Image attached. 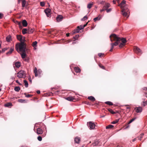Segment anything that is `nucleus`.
I'll return each instance as SVG.
<instances>
[{
	"mask_svg": "<svg viewBox=\"0 0 147 147\" xmlns=\"http://www.w3.org/2000/svg\"><path fill=\"white\" fill-rule=\"evenodd\" d=\"M111 41L113 42V41H116L113 43H111V48L109 51L110 52L112 51L114 48V46H117L119 43L120 41L121 40L122 43L124 44L126 42L127 40L126 39L124 38H121L118 37L115 34H112L110 36Z\"/></svg>",
	"mask_w": 147,
	"mask_h": 147,
	"instance_id": "nucleus-1",
	"label": "nucleus"
},
{
	"mask_svg": "<svg viewBox=\"0 0 147 147\" xmlns=\"http://www.w3.org/2000/svg\"><path fill=\"white\" fill-rule=\"evenodd\" d=\"M24 42H21L16 45L15 49L18 52H26L28 50L26 47V44Z\"/></svg>",
	"mask_w": 147,
	"mask_h": 147,
	"instance_id": "nucleus-2",
	"label": "nucleus"
},
{
	"mask_svg": "<svg viewBox=\"0 0 147 147\" xmlns=\"http://www.w3.org/2000/svg\"><path fill=\"white\" fill-rule=\"evenodd\" d=\"M17 76L20 78L25 77H26L25 72L24 71H20L17 73Z\"/></svg>",
	"mask_w": 147,
	"mask_h": 147,
	"instance_id": "nucleus-3",
	"label": "nucleus"
},
{
	"mask_svg": "<svg viewBox=\"0 0 147 147\" xmlns=\"http://www.w3.org/2000/svg\"><path fill=\"white\" fill-rule=\"evenodd\" d=\"M87 125H88V127L90 128V129H94L96 126L95 124L92 121H90L87 123Z\"/></svg>",
	"mask_w": 147,
	"mask_h": 147,
	"instance_id": "nucleus-4",
	"label": "nucleus"
},
{
	"mask_svg": "<svg viewBox=\"0 0 147 147\" xmlns=\"http://www.w3.org/2000/svg\"><path fill=\"white\" fill-rule=\"evenodd\" d=\"M16 37L17 39L21 42H25V37H23L21 35H17Z\"/></svg>",
	"mask_w": 147,
	"mask_h": 147,
	"instance_id": "nucleus-5",
	"label": "nucleus"
},
{
	"mask_svg": "<svg viewBox=\"0 0 147 147\" xmlns=\"http://www.w3.org/2000/svg\"><path fill=\"white\" fill-rule=\"evenodd\" d=\"M110 4L109 3H107L105 4L104 6L103 7L102 9V10H100V12H102L105 10H106L109 8L110 7Z\"/></svg>",
	"mask_w": 147,
	"mask_h": 147,
	"instance_id": "nucleus-6",
	"label": "nucleus"
},
{
	"mask_svg": "<svg viewBox=\"0 0 147 147\" xmlns=\"http://www.w3.org/2000/svg\"><path fill=\"white\" fill-rule=\"evenodd\" d=\"M45 11L47 17H51V10L50 9H46Z\"/></svg>",
	"mask_w": 147,
	"mask_h": 147,
	"instance_id": "nucleus-7",
	"label": "nucleus"
},
{
	"mask_svg": "<svg viewBox=\"0 0 147 147\" xmlns=\"http://www.w3.org/2000/svg\"><path fill=\"white\" fill-rule=\"evenodd\" d=\"M134 49L135 52L138 54L140 53L141 52V51L140 49L136 46L134 47Z\"/></svg>",
	"mask_w": 147,
	"mask_h": 147,
	"instance_id": "nucleus-8",
	"label": "nucleus"
},
{
	"mask_svg": "<svg viewBox=\"0 0 147 147\" xmlns=\"http://www.w3.org/2000/svg\"><path fill=\"white\" fill-rule=\"evenodd\" d=\"M63 18V16L62 15H58L56 18V20L58 22L61 21Z\"/></svg>",
	"mask_w": 147,
	"mask_h": 147,
	"instance_id": "nucleus-9",
	"label": "nucleus"
},
{
	"mask_svg": "<svg viewBox=\"0 0 147 147\" xmlns=\"http://www.w3.org/2000/svg\"><path fill=\"white\" fill-rule=\"evenodd\" d=\"M135 110L137 113H140L142 111V108L140 107H136L135 108Z\"/></svg>",
	"mask_w": 147,
	"mask_h": 147,
	"instance_id": "nucleus-10",
	"label": "nucleus"
},
{
	"mask_svg": "<svg viewBox=\"0 0 147 147\" xmlns=\"http://www.w3.org/2000/svg\"><path fill=\"white\" fill-rule=\"evenodd\" d=\"M74 141L75 143L79 144L80 141V137H76L74 138Z\"/></svg>",
	"mask_w": 147,
	"mask_h": 147,
	"instance_id": "nucleus-11",
	"label": "nucleus"
},
{
	"mask_svg": "<svg viewBox=\"0 0 147 147\" xmlns=\"http://www.w3.org/2000/svg\"><path fill=\"white\" fill-rule=\"evenodd\" d=\"M125 2L126 1L125 0H123L121 3L118 5V6H120L121 8L125 6Z\"/></svg>",
	"mask_w": 147,
	"mask_h": 147,
	"instance_id": "nucleus-12",
	"label": "nucleus"
},
{
	"mask_svg": "<svg viewBox=\"0 0 147 147\" xmlns=\"http://www.w3.org/2000/svg\"><path fill=\"white\" fill-rule=\"evenodd\" d=\"M88 23V22H87L84 25H81L80 26H78V28L80 30L83 29L87 25Z\"/></svg>",
	"mask_w": 147,
	"mask_h": 147,
	"instance_id": "nucleus-13",
	"label": "nucleus"
},
{
	"mask_svg": "<svg viewBox=\"0 0 147 147\" xmlns=\"http://www.w3.org/2000/svg\"><path fill=\"white\" fill-rule=\"evenodd\" d=\"M36 133L37 134H42L43 133V130L41 128H39L37 129Z\"/></svg>",
	"mask_w": 147,
	"mask_h": 147,
	"instance_id": "nucleus-14",
	"label": "nucleus"
},
{
	"mask_svg": "<svg viewBox=\"0 0 147 147\" xmlns=\"http://www.w3.org/2000/svg\"><path fill=\"white\" fill-rule=\"evenodd\" d=\"M128 12V11H125L123 10V11H121V14L123 16L128 18V16L127 15Z\"/></svg>",
	"mask_w": 147,
	"mask_h": 147,
	"instance_id": "nucleus-15",
	"label": "nucleus"
},
{
	"mask_svg": "<svg viewBox=\"0 0 147 147\" xmlns=\"http://www.w3.org/2000/svg\"><path fill=\"white\" fill-rule=\"evenodd\" d=\"M34 31V30L33 28H29L28 29V33L30 34L33 33Z\"/></svg>",
	"mask_w": 147,
	"mask_h": 147,
	"instance_id": "nucleus-16",
	"label": "nucleus"
},
{
	"mask_svg": "<svg viewBox=\"0 0 147 147\" xmlns=\"http://www.w3.org/2000/svg\"><path fill=\"white\" fill-rule=\"evenodd\" d=\"M22 23L23 26L26 27L27 25V22L25 20H22Z\"/></svg>",
	"mask_w": 147,
	"mask_h": 147,
	"instance_id": "nucleus-17",
	"label": "nucleus"
},
{
	"mask_svg": "<svg viewBox=\"0 0 147 147\" xmlns=\"http://www.w3.org/2000/svg\"><path fill=\"white\" fill-rule=\"evenodd\" d=\"M66 100L70 101H73V100L75 99L73 96H69L67 97L66 98Z\"/></svg>",
	"mask_w": 147,
	"mask_h": 147,
	"instance_id": "nucleus-18",
	"label": "nucleus"
},
{
	"mask_svg": "<svg viewBox=\"0 0 147 147\" xmlns=\"http://www.w3.org/2000/svg\"><path fill=\"white\" fill-rule=\"evenodd\" d=\"M121 11H123V10H124L126 12H129V10L126 6H124L123 7H121Z\"/></svg>",
	"mask_w": 147,
	"mask_h": 147,
	"instance_id": "nucleus-19",
	"label": "nucleus"
},
{
	"mask_svg": "<svg viewBox=\"0 0 147 147\" xmlns=\"http://www.w3.org/2000/svg\"><path fill=\"white\" fill-rule=\"evenodd\" d=\"M74 69L76 73H79L81 71L80 69L78 67H75L74 68Z\"/></svg>",
	"mask_w": 147,
	"mask_h": 147,
	"instance_id": "nucleus-20",
	"label": "nucleus"
},
{
	"mask_svg": "<svg viewBox=\"0 0 147 147\" xmlns=\"http://www.w3.org/2000/svg\"><path fill=\"white\" fill-rule=\"evenodd\" d=\"M88 99L90 100L92 102L96 100L95 98L93 96H90L88 97Z\"/></svg>",
	"mask_w": 147,
	"mask_h": 147,
	"instance_id": "nucleus-21",
	"label": "nucleus"
},
{
	"mask_svg": "<svg viewBox=\"0 0 147 147\" xmlns=\"http://www.w3.org/2000/svg\"><path fill=\"white\" fill-rule=\"evenodd\" d=\"M18 102H19L22 103H24L27 102L26 100H24V99H21L18 100Z\"/></svg>",
	"mask_w": 147,
	"mask_h": 147,
	"instance_id": "nucleus-22",
	"label": "nucleus"
},
{
	"mask_svg": "<svg viewBox=\"0 0 147 147\" xmlns=\"http://www.w3.org/2000/svg\"><path fill=\"white\" fill-rule=\"evenodd\" d=\"M13 50H14V49H13V48H11L10 49L9 51L6 53V54L7 55H9V54H11L12 53V51H13Z\"/></svg>",
	"mask_w": 147,
	"mask_h": 147,
	"instance_id": "nucleus-23",
	"label": "nucleus"
},
{
	"mask_svg": "<svg viewBox=\"0 0 147 147\" xmlns=\"http://www.w3.org/2000/svg\"><path fill=\"white\" fill-rule=\"evenodd\" d=\"M16 24H17L18 25H19V28L20 29H22V26L21 23L20 22L18 21H16Z\"/></svg>",
	"mask_w": 147,
	"mask_h": 147,
	"instance_id": "nucleus-24",
	"label": "nucleus"
},
{
	"mask_svg": "<svg viewBox=\"0 0 147 147\" xmlns=\"http://www.w3.org/2000/svg\"><path fill=\"white\" fill-rule=\"evenodd\" d=\"M12 106V104L11 102H8L4 105V106L6 107H9Z\"/></svg>",
	"mask_w": 147,
	"mask_h": 147,
	"instance_id": "nucleus-25",
	"label": "nucleus"
},
{
	"mask_svg": "<svg viewBox=\"0 0 147 147\" xmlns=\"http://www.w3.org/2000/svg\"><path fill=\"white\" fill-rule=\"evenodd\" d=\"M28 31V29L26 28H24L22 30V33L24 34H25L27 33V32Z\"/></svg>",
	"mask_w": 147,
	"mask_h": 147,
	"instance_id": "nucleus-26",
	"label": "nucleus"
},
{
	"mask_svg": "<svg viewBox=\"0 0 147 147\" xmlns=\"http://www.w3.org/2000/svg\"><path fill=\"white\" fill-rule=\"evenodd\" d=\"M16 67L18 68H19L20 66V62H16L15 63Z\"/></svg>",
	"mask_w": 147,
	"mask_h": 147,
	"instance_id": "nucleus-27",
	"label": "nucleus"
},
{
	"mask_svg": "<svg viewBox=\"0 0 147 147\" xmlns=\"http://www.w3.org/2000/svg\"><path fill=\"white\" fill-rule=\"evenodd\" d=\"M22 53L21 54V57L22 58H25L26 56V55L25 54L26 52H22Z\"/></svg>",
	"mask_w": 147,
	"mask_h": 147,
	"instance_id": "nucleus-28",
	"label": "nucleus"
},
{
	"mask_svg": "<svg viewBox=\"0 0 147 147\" xmlns=\"http://www.w3.org/2000/svg\"><path fill=\"white\" fill-rule=\"evenodd\" d=\"M101 18V15H100L98 17L95 18H94V20L95 21H96L97 20H99Z\"/></svg>",
	"mask_w": 147,
	"mask_h": 147,
	"instance_id": "nucleus-29",
	"label": "nucleus"
},
{
	"mask_svg": "<svg viewBox=\"0 0 147 147\" xmlns=\"http://www.w3.org/2000/svg\"><path fill=\"white\" fill-rule=\"evenodd\" d=\"M22 6L23 8L25 6V4H26V1L25 0H22Z\"/></svg>",
	"mask_w": 147,
	"mask_h": 147,
	"instance_id": "nucleus-30",
	"label": "nucleus"
},
{
	"mask_svg": "<svg viewBox=\"0 0 147 147\" xmlns=\"http://www.w3.org/2000/svg\"><path fill=\"white\" fill-rule=\"evenodd\" d=\"M34 72L35 74V76L36 77L38 76V72L37 68L35 67L34 69Z\"/></svg>",
	"mask_w": 147,
	"mask_h": 147,
	"instance_id": "nucleus-31",
	"label": "nucleus"
},
{
	"mask_svg": "<svg viewBox=\"0 0 147 147\" xmlns=\"http://www.w3.org/2000/svg\"><path fill=\"white\" fill-rule=\"evenodd\" d=\"M24 83L25 87L26 88L28 86V82H27V81L26 80H24Z\"/></svg>",
	"mask_w": 147,
	"mask_h": 147,
	"instance_id": "nucleus-32",
	"label": "nucleus"
},
{
	"mask_svg": "<svg viewBox=\"0 0 147 147\" xmlns=\"http://www.w3.org/2000/svg\"><path fill=\"white\" fill-rule=\"evenodd\" d=\"M99 143V142L98 141H96L94 143H92L93 146H96L98 145Z\"/></svg>",
	"mask_w": 147,
	"mask_h": 147,
	"instance_id": "nucleus-33",
	"label": "nucleus"
},
{
	"mask_svg": "<svg viewBox=\"0 0 147 147\" xmlns=\"http://www.w3.org/2000/svg\"><path fill=\"white\" fill-rule=\"evenodd\" d=\"M93 4L92 3H90L89 4H88L87 6V7L89 9H90L92 7V6Z\"/></svg>",
	"mask_w": 147,
	"mask_h": 147,
	"instance_id": "nucleus-34",
	"label": "nucleus"
},
{
	"mask_svg": "<svg viewBox=\"0 0 147 147\" xmlns=\"http://www.w3.org/2000/svg\"><path fill=\"white\" fill-rule=\"evenodd\" d=\"M11 38V36L9 35L8 36H7L6 38V40L7 42H10Z\"/></svg>",
	"mask_w": 147,
	"mask_h": 147,
	"instance_id": "nucleus-35",
	"label": "nucleus"
},
{
	"mask_svg": "<svg viewBox=\"0 0 147 147\" xmlns=\"http://www.w3.org/2000/svg\"><path fill=\"white\" fill-rule=\"evenodd\" d=\"M108 110L112 114H115L116 113L115 112L113 111V110L111 109H108Z\"/></svg>",
	"mask_w": 147,
	"mask_h": 147,
	"instance_id": "nucleus-36",
	"label": "nucleus"
},
{
	"mask_svg": "<svg viewBox=\"0 0 147 147\" xmlns=\"http://www.w3.org/2000/svg\"><path fill=\"white\" fill-rule=\"evenodd\" d=\"M114 127V126L112 125H110L107 126L106 127V129H110Z\"/></svg>",
	"mask_w": 147,
	"mask_h": 147,
	"instance_id": "nucleus-37",
	"label": "nucleus"
},
{
	"mask_svg": "<svg viewBox=\"0 0 147 147\" xmlns=\"http://www.w3.org/2000/svg\"><path fill=\"white\" fill-rule=\"evenodd\" d=\"M20 88L19 86H16L14 88V90L17 92H18L20 90Z\"/></svg>",
	"mask_w": 147,
	"mask_h": 147,
	"instance_id": "nucleus-38",
	"label": "nucleus"
},
{
	"mask_svg": "<svg viewBox=\"0 0 147 147\" xmlns=\"http://www.w3.org/2000/svg\"><path fill=\"white\" fill-rule=\"evenodd\" d=\"M80 30L78 28V27H77V28L75 30H74L73 31V33H78L79 32Z\"/></svg>",
	"mask_w": 147,
	"mask_h": 147,
	"instance_id": "nucleus-39",
	"label": "nucleus"
},
{
	"mask_svg": "<svg viewBox=\"0 0 147 147\" xmlns=\"http://www.w3.org/2000/svg\"><path fill=\"white\" fill-rule=\"evenodd\" d=\"M144 135V133H141L139 137H138L139 140H141L143 136Z\"/></svg>",
	"mask_w": 147,
	"mask_h": 147,
	"instance_id": "nucleus-40",
	"label": "nucleus"
},
{
	"mask_svg": "<svg viewBox=\"0 0 147 147\" xmlns=\"http://www.w3.org/2000/svg\"><path fill=\"white\" fill-rule=\"evenodd\" d=\"M105 103L106 104L109 105H113V103L110 101H107Z\"/></svg>",
	"mask_w": 147,
	"mask_h": 147,
	"instance_id": "nucleus-41",
	"label": "nucleus"
},
{
	"mask_svg": "<svg viewBox=\"0 0 147 147\" xmlns=\"http://www.w3.org/2000/svg\"><path fill=\"white\" fill-rule=\"evenodd\" d=\"M24 94L25 96L26 97H28V98L30 97H31L32 96V95L29 94H26V93H24Z\"/></svg>",
	"mask_w": 147,
	"mask_h": 147,
	"instance_id": "nucleus-42",
	"label": "nucleus"
},
{
	"mask_svg": "<svg viewBox=\"0 0 147 147\" xmlns=\"http://www.w3.org/2000/svg\"><path fill=\"white\" fill-rule=\"evenodd\" d=\"M37 43V42L36 41H34L32 43V46L33 47H35Z\"/></svg>",
	"mask_w": 147,
	"mask_h": 147,
	"instance_id": "nucleus-43",
	"label": "nucleus"
},
{
	"mask_svg": "<svg viewBox=\"0 0 147 147\" xmlns=\"http://www.w3.org/2000/svg\"><path fill=\"white\" fill-rule=\"evenodd\" d=\"M125 45V44H124L123 43H121L119 44V47L120 48H122V47L124 46Z\"/></svg>",
	"mask_w": 147,
	"mask_h": 147,
	"instance_id": "nucleus-44",
	"label": "nucleus"
},
{
	"mask_svg": "<svg viewBox=\"0 0 147 147\" xmlns=\"http://www.w3.org/2000/svg\"><path fill=\"white\" fill-rule=\"evenodd\" d=\"M119 121V119L116 120L115 121H113L111 123V124H116V123H117Z\"/></svg>",
	"mask_w": 147,
	"mask_h": 147,
	"instance_id": "nucleus-45",
	"label": "nucleus"
},
{
	"mask_svg": "<svg viewBox=\"0 0 147 147\" xmlns=\"http://www.w3.org/2000/svg\"><path fill=\"white\" fill-rule=\"evenodd\" d=\"M40 5L41 6L44 7L45 6V3L44 2H41L40 3Z\"/></svg>",
	"mask_w": 147,
	"mask_h": 147,
	"instance_id": "nucleus-46",
	"label": "nucleus"
},
{
	"mask_svg": "<svg viewBox=\"0 0 147 147\" xmlns=\"http://www.w3.org/2000/svg\"><path fill=\"white\" fill-rule=\"evenodd\" d=\"M135 119V118H133L132 119H131L130 120V121L128 123V124H129L132 123L133 121Z\"/></svg>",
	"mask_w": 147,
	"mask_h": 147,
	"instance_id": "nucleus-47",
	"label": "nucleus"
},
{
	"mask_svg": "<svg viewBox=\"0 0 147 147\" xmlns=\"http://www.w3.org/2000/svg\"><path fill=\"white\" fill-rule=\"evenodd\" d=\"M104 53H99L98 54V56H99V57H103L104 56Z\"/></svg>",
	"mask_w": 147,
	"mask_h": 147,
	"instance_id": "nucleus-48",
	"label": "nucleus"
},
{
	"mask_svg": "<svg viewBox=\"0 0 147 147\" xmlns=\"http://www.w3.org/2000/svg\"><path fill=\"white\" fill-rule=\"evenodd\" d=\"M37 139L39 141H41L42 140V137L40 136H39L38 137Z\"/></svg>",
	"mask_w": 147,
	"mask_h": 147,
	"instance_id": "nucleus-49",
	"label": "nucleus"
},
{
	"mask_svg": "<svg viewBox=\"0 0 147 147\" xmlns=\"http://www.w3.org/2000/svg\"><path fill=\"white\" fill-rule=\"evenodd\" d=\"M143 105L144 106H145L147 105V100L146 101H143Z\"/></svg>",
	"mask_w": 147,
	"mask_h": 147,
	"instance_id": "nucleus-50",
	"label": "nucleus"
},
{
	"mask_svg": "<svg viewBox=\"0 0 147 147\" xmlns=\"http://www.w3.org/2000/svg\"><path fill=\"white\" fill-rule=\"evenodd\" d=\"M99 66L102 69H105V67L104 66L102 65L101 64H99Z\"/></svg>",
	"mask_w": 147,
	"mask_h": 147,
	"instance_id": "nucleus-51",
	"label": "nucleus"
},
{
	"mask_svg": "<svg viewBox=\"0 0 147 147\" xmlns=\"http://www.w3.org/2000/svg\"><path fill=\"white\" fill-rule=\"evenodd\" d=\"M112 10V9L111 8H109V9H108L106 10V11L107 13L108 12H110Z\"/></svg>",
	"mask_w": 147,
	"mask_h": 147,
	"instance_id": "nucleus-52",
	"label": "nucleus"
},
{
	"mask_svg": "<svg viewBox=\"0 0 147 147\" xmlns=\"http://www.w3.org/2000/svg\"><path fill=\"white\" fill-rule=\"evenodd\" d=\"M87 19V17L86 16H84L83 18H82V20H84L86 19Z\"/></svg>",
	"mask_w": 147,
	"mask_h": 147,
	"instance_id": "nucleus-53",
	"label": "nucleus"
},
{
	"mask_svg": "<svg viewBox=\"0 0 147 147\" xmlns=\"http://www.w3.org/2000/svg\"><path fill=\"white\" fill-rule=\"evenodd\" d=\"M79 36L78 35H76L75 36L73 37V38L76 40L79 37Z\"/></svg>",
	"mask_w": 147,
	"mask_h": 147,
	"instance_id": "nucleus-54",
	"label": "nucleus"
},
{
	"mask_svg": "<svg viewBox=\"0 0 147 147\" xmlns=\"http://www.w3.org/2000/svg\"><path fill=\"white\" fill-rule=\"evenodd\" d=\"M3 17V15L2 13H0V19L2 18Z\"/></svg>",
	"mask_w": 147,
	"mask_h": 147,
	"instance_id": "nucleus-55",
	"label": "nucleus"
},
{
	"mask_svg": "<svg viewBox=\"0 0 147 147\" xmlns=\"http://www.w3.org/2000/svg\"><path fill=\"white\" fill-rule=\"evenodd\" d=\"M7 48L3 49L2 50V52H4L5 51L7 50Z\"/></svg>",
	"mask_w": 147,
	"mask_h": 147,
	"instance_id": "nucleus-56",
	"label": "nucleus"
},
{
	"mask_svg": "<svg viewBox=\"0 0 147 147\" xmlns=\"http://www.w3.org/2000/svg\"><path fill=\"white\" fill-rule=\"evenodd\" d=\"M20 147H28L26 145H22L21 146H20Z\"/></svg>",
	"mask_w": 147,
	"mask_h": 147,
	"instance_id": "nucleus-57",
	"label": "nucleus"
},
{
	"mask_svg": "<svg viewBox=\"0 0 147 147\" xmlns=\"http://www.w3.org/2000/svg\"><path fill=\"white\" fill-rule=\"evenodd\" d=\"M136 139H137L136 138H134V139H133L132 141L134 142V141H135L136 140Z\"/></svg>",
	"mask_w": 147,
	"mask_h": 147,
	"instance_id": "nucleus-58",
	"label": "nucleus"
},
{
	"mask_svg": "<svg viewBox=\"0 0 147 147\" xmlns=\"http://www.w3.org/2000/svg\"><path fill=\"white\" fill-rule=\"evenodd\" d=\"M37 92L38 94H40V90H38L37 91Z\"/></svg>",
	"mask_w": 147,
	"mask_h": 147,
	"instance_id": "nucleus-59",
	"label": "nucleus"
},
{
	"mask_svg": "<svg viewBox=\"0 0 147 147\" xmlns=\"http://www.w3.org/2000/svg\"><path fill=\"white\" fill-rule=\"evenodd\" d=\"M144 96L147 97V93H145Z\"/></svg>",
	"mask_w": 147,
	"mask_h": 147,
	"instance_id": "nucleus-60",
	"label": "nucleus"
},
{
	"mask_svg": "<svg viewBox=\"0 0 147 147\" xmlns=\"http://www.w3.org/2000/svg\"><path fill=\"white\" fill-rule=\"evenodd\" d=\"M113 3L114 4H115L116 3V1L115 0L113 1Z\"/></svg>",
	"mask_w": 147,
	"mask_h": 147,
	"instance_id": "nucleus-61",
	"label": "nucleus"
},
{
	"mask_svg": "<svg viewBox=\"0 0 147 147\" xmlns=\"http://www.w3.org/2000/svg\"><path fill=\"white\" fill-rule=\"evenodd\" d=\"M69 33H67V34H66V35L67 36V37L69 36Z\"/></svg>",
	"mask_w": 147,
	"mask_h": 147,
	"instance_id": "nucleus-62",
	"label": "nucleus"
},
{
	"mask_svg": "<svg viewBox=\"0 0 147 147\" xmlns=\"http://www.w3.org/2000/svg\"><path fill=\"white\" fill-rule=\"evenodd\" d=\"M21 1V0H18V4L20 3Z\"/></svg>",
	"mask_w": 147,
	"mask_h": 147,
	"instance_id": "nucleus-63",
	"label": "nucleus"
},
{
	"mask_svg": "<svg viewBox=\"0 0 147 147\" xmlns=\"http://www.w3.org/2000/svg\"><path fill=\"white\" fill-rule=\"evenodd\" d=\"M126 109L130 110V108L129 107H127L126 108Z\"/></svg>",
	"mask_w": 147,
	"mask_h": 147,
	"instance_id": "nucleus-64",
	"label": "nucleus"
}]
</instances>
